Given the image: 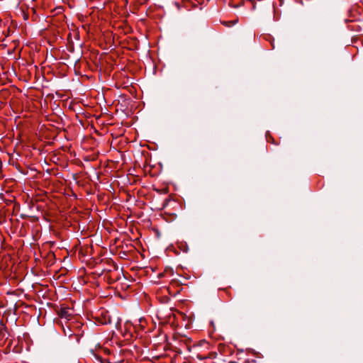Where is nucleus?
<instances>
[{"label": "nucleus", "mask_w": 363, "mask_h": 363, "mask_svg": "<svg viewBox=\"0 0 363 363\" xmlns=\"http://www.w3.org/2000/svg\"><path fill=\"white\" fill-rule=\"evenodd\" d=\"M59 315L62 318L69 319L72 315L71 310L68 308H62L59 311Z\"/></svg>", "instance_id": "obj_1"}, {"label": "nucleus", "mask_w": 363, "mask_h": 363, "mask_svg": "<svg viewBox=\"0 0 363 363\" xmlns=\"http://www.w3.org/2000/svg\"><path fill=\"white\" fill-rule=\"evenodd\" d=\"M111 323V318L110 315L106 313L103 317V320L101 321L102 324H108Z\"/></svg>", "instance_id": "obj_2"}]
</instances>
